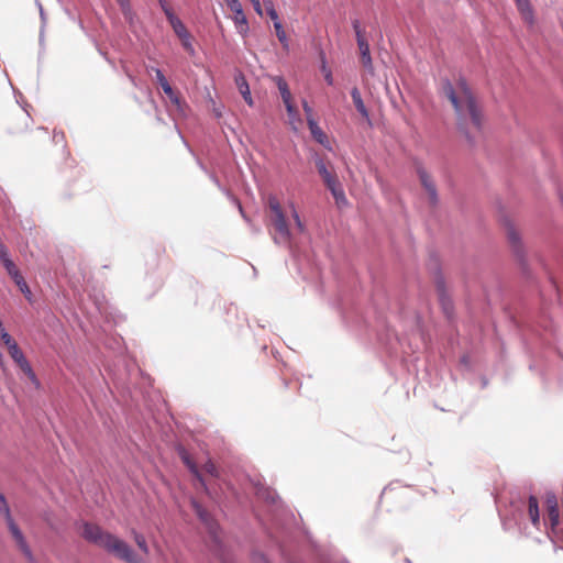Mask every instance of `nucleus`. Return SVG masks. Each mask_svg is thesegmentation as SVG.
<instances>
[{
	"instance_id": "nucleus-40",
	"label": "nucleus",
	"mask_w": 563,
	"mask_h": 563,
	"mask_svg": "<svg viewBox=\"0 0 563 563\" xmlns=\"http://www.w3.org/2000/svg\"><path fill=\"white\" fill-rule=\"evenodd\" d=\"M10 277L14 280L16 286H21L25 282L19 269L12 273Z\"/></svg>"
},
{
	"instance_id": "nucleus-43",
	"label": "nucleus",
	"mask_w": 563,
	"mask_h": 563,
	"mask_svg": "<svg viewBox=\"0 0 563 563\" xmlns=\"http://www.w3.org/2000/svg\"><path fill=\"white\" fill-rule=\"evenodd\" d=\"M355 36H356V42H357V45H360V43H368L367 40L365 38L364 34H363V30H358V31H355Z\"/></svg>"
},
{
	"instance_id": "nucleus-15",
	"label": "nucleus",
	"mask_w": 563,
	"mask_h": 563,
	"mask_svg": "<svg viewBox=\"0 0 563 563\" xmlns=\"http://www.w3.org/2000/svg\"><path fill=\"white\" fill-rule=\"evenodd\" d=\"M351 97L353 99V103L356 108V110L358 111V113L366 120L369 119V113H368V110L362 99V96H361V92L360 90L354 87L352 90H351Z\"/></svg>"
},
{
	"instance_id": "nucleus-41",
	"label": "nucleus",
	"mask_w": 563,
	"mask_h": 563,
	"mask_svg": "<svg viewBox=\"0 0 563 563\" xmlns=\"http://www.w3.org/2000/svg\"><path fill=\"white\" fill-rule=\"evenodd\" d=\"M10 277L14 280L16 286H21L25 282L19 269L12 273Z\"/></svg>"
},
{
	"instance_id": "nucleus-27",
	"label": "nucleus",
	"mask_w": 563,
	"mask_h": 563,
	"mask_svg": "<svg viewBox=\"0 0 563 563\" xmlns=\"http://www.w3.org/2000/svg\"><path fill=\"white\" fill-rule=\"evenodd\" d=\"M179 38H180V41H181V45H183V47L186 49V52H187L189 55L194 56V55H195V53H196V51H195V47H194V45H192L190 34H189V33H187V34H185V35L180 36Z\"/></svg>"
},
{
	"instance_id": "nucleus-1",
	"label": "nucleus",
	"mask_w": 563,
	"mask_h": 563,
	"mask_svg": "<svg viewBox=\"0 0 563 563\" xmlns=\"http://www.w3.org/2000/svg\"><path fill=\"white\" fill-rule=\"evenodd\" d=\"M442 91L456 112L459 129L470 142H474L482 130V115L466 81L461 79L454 87L450 80L445 79Z\"/></svg>"
},
{
	"instance_id": "nucleus-35",
	"label": "nucleus",
	"mask_w": 563,
	"mask_h": 563,
	"mask_svg": "<svg viewBox=\"0 0 563 563\" xmlns=\"http://www.w3.org/2000/svg\"><path fill=\"white\" fill-rule=\"evenodd\" d=\"M203 470H205L206 473L210 474L213 477L218 476V470H217L216 465L211 461H208L203 465Z\"/></svg>"
},
{
	"instance_id": "nucleus-3",
	"label": "nucleus",
	"mask_w": 563,
	"mask_h": 563,
	"mask_svg": "<svg viewBox=\"0 0 563 563\" xmlns=\"http://www.w3.org/2000/svg\"><path fill=\"white\" fill-rule=\"evenodd\" d=\"M267 206L269 209V221L275 230V243L290 245L291 231L279 200L275 196H269L267 199Z\"/></svg>"
},
{
	"instance_id": "nucleus-7",
	"label": "nucleus",
	"mask_w": 563,
	"mask_h": 563,
	"mask_svg": "<svg viewBox=\"0 0 563 563\" xmlns=\"http://www.w3.org/2000/svg\"><path fill=\"white\" fill-rule=\"evenodd\" d=\"M148 70L155 73L156 80L159 84V86L162 87L164 93L168 97V99L172 101V103H174L178 109H180V107H181L180 98L173 90L172 86L167 81L163 71L156 67H150Z\"/></svg>"
},
{
	"instance_id": "nucleus-32",
	"label": "nucleus",
	"mask_w": 563,
	"mask_h": 563,
	"mask_svg": "<svg viewBox=\"0 0 563 563\" xmlns=\"http://www.w3.org/2000/svg\"><path fill=\"white\" fill-rule=\"evenodd\" d=\"M266 12L269 15V18L273 20L274 23H282L279 21L277 11L275 10L272 1L267 2Z\"/></svg>"
},
{
	"instance_id": "nucleus-25",
	"label": "nucleus",
	"mask_w": 563,
	"mask_h": 563,
	"mask_svg": "<svg viewBox=\"0 0 563 563\" xmlns=\"http://www.w3.org/2000/svg\"><path fill=\"white\" fill-rule=\"evenodd\" d=\"M507 238H508L509 243L517 251L519 249V246H520V236H519V233L515 230L514 227H508V229H507Z\"/></svg>"
},
{
	"instance_id": "nucleus-18",
	"label": "nucleus",
	"mask_w": 563,
	"mask_h": 563,
	"mask_svg": "<svg viewBox=\"0 0 563 563\" xmlns=\"http://www.w3.org/2000/svg\"><path fill=\"white\" fill-rule=\"evenodd\" d=\"M285 108L288 114L289 124L291 125L294 131H297L298 126L302 123L299 112L297 111L292 102L285 104Z\"/></svg>"
},
{
	"instance_id": "nucleus-21",
	"label": "nucleus",
	"mask_w": 563,
	"mask_h": 563,
	"mask_svg": "<svg viewBox=\"0 0 563 563\" xmlns=\"http://www.w3.org/2000/svg\"><path fill=\"white\" fill-rule=\"evenodd\" d=\"M0 261L9 275H11L18 269L13 261L10 258V255L5 246H0Z\"/></svg>"
},
{
	"instance_id": "nucleus-24",
	"label": "nucleus",
	"mask_w": 563,
	"mask_h": 563,
	"mask_svg": "<svg viewBox=\"0 0 563 563\" xmlns=\"http://www.w3.org/2000/svg\"><path fill=\"white\" fill-rule=\"evenodd\" d=\"M169 23L178 37L189 33L184 23L177 16H170Z\"/></svg>"
},
{
	"instance_id": "nucleus-26",
	"label": "nucleus",
	"mask_w": 563,
	"mask_h": 563,
	"mask_svg": "<svg viewBox=\"0 0 563 563\" xmlns=\"http://www.w3.org/2000/svg\"><path fill=\"white\" fill-rule=\"evenodd\" d=\"M548 517L550 530L554 532L556 526L559 525V508L548 509Z\"/></svg>"
},
{
	"instance_id": "nucleus-4",
	"label": "nucleus",
	"mask_w": 563,
	"mask_h": 563,
	"mask_svg": "<svg viewBox=\"0 0 563 563\" xmlns=\"http://www.w3.org/2000/svg\"><path fill=\"white\" fill-rule=\"evenodd\" d=\"M0 514L4 517L8 528L15 540L19 549L22 551V553L25 555V558L31 562L34 563V556L32 554V551L22 533V531L19 529L16 523L14 522L10 507L7 503V499L4 495L0 492Z\"/></svg>"
},
{
	"instance_id": "nucleus-17",
	"label": "nucleus",
	"mask_w": 563,
	"mask_h": 563,
	"mask_svg": "<svg viewBox=\"0 0 563 563\" xmlns=\"http://www.w3.org/2000/svg\"><path fill=\"white\" fill-rule=\"evenodd\" d=\"M180 456H181V460L183 462L187 465V467L189 468V471L195 475V477L200 482L201 486L205 488L206 492H208V488H207V485L200 474V472L198 471L197 466L195 465V463L190 460L188 453L181 449L180 452H179Z\"/></svg>"
},
{
	"instance_id": "nucleus-16",
	"label": "nucleus",
	"mask_w": 563,
	"mask_h": 563,
	"mask_svg": "<svg viewBox=\"0 0 563 563\" xmlns=\"http://www.w3.org/2000/svg\"><path fill=\"white\" fill-rule=\"evenodd\" d=\"M180 456H181V460L183 462L187 465V467L189 468V471L195 475V477L200 482L201 486L205 488L206 492H208V488H207V485L200 474V472L198 471L197 466L195 465V463L190 460L188 453L181 449L180 452H179Z\"/></svg>"
},
{
	"instance_id": "nucleus-6",
	"label": "nucleus",
	"mask_w": 563,
	"mask_h": 563,
	"mask_svg": "<svg viewBox=\"0 0 563 563\" xmlns=\"http://www.w3.org/2000/svg\"><path fill=\"white\" fill-rule=\"evenodd\" d=\"M417 174L419 176L422 187L424 188L426 192L428 194L430 203L432 206H435L439 201V198H438L437 187H435L433 180L431 179V177L427 173V170L421 166H419L417 168Z\"/></svg>"
},
{
	"instance_id": "nucleus-49",
	"label": "nucleus",
	"mask_w": 563,
	"mask_h": 563,
	"mask_svg": "<svg viewBox=\"0 0 563 563\" xmlns=\"http://www.w3.org/2000/svg\"><path fill=\"white\" fill-rule=\"evenodd\" d=\"M3 361V354L0 352V364L2 363Z\"/></svg>"
},
{
	"instance_id": "nucleus-39",
	"label": "nucleus",
	"mask_w": 563,
	"mask_h": 563,
	"mask_svg": "<svg viewBox=\"0 0 563 563\" xmlns=\"http://www.w3.org/2000/svg\"><path fill=\"white\" fill-rule=\"evenodd\" d=\"M18 287L22 291V294L25 296V298L29 301H32V292H31V289L27 286L26 282H24L21 286H18Z\"/></svg>"
},
{
	"instance_id": "nucleus-14",
	"label": "nucleus",
	"mask_w": 563,
	"mask_h": 563,
	"mask_svg": "<svg viewBox=\"0 0 563 563\" xmlns=\"http://www.w3.org/2000/svg\"><path fill=\"white\" fill-rule=\"evenodd\" d=\"M314 163L325 186L333 185V183L338 180L336 177L328 170L324 161L318 155L314 156Z\"/></svg>"
},
{
	"instance_id": "nucleus-9",
	"label": "nucleus",
	"mask_w": 563,
	"mask_h": 563,
	"mask_svg": "<svg viewBox=\"0 0 563 563\" xmlns=\"http://www.w3.org/2000/svg\"><path fill=\"white\" fill-rule=\"evenodd\" d=\"M514 1L516 3L517 10H518L523 23L529 29H533L537 20H536L534 10L531 5L530 0H514Z\"/></svg>"
},
{
	"instance_id": "nucleus-36",
	"label": "nucleus",
	"mask_w": 563,
	"mask_h": 563,
	"mask_svg": "<svg viewBox=\"0 0 563 563\" xmlns=\"http://www.w3.org/2000/svg\"><path fill=\"white\" fill-rule=\"evenodd\" d=\"M135 542L142 551L147 552L146 541L142 534L135 533Z\"/></svg>"
},
{
	"instance_id": "nucleus-5",
	"label": "nucleus",
	"mask_w": 563,
	"mask_h": 563,
	"mask_svg": "<svg viewBox=\"0 0 563 563\" xmlns=\"http://www.w3.org/2000/svg\"><path fill=\"white\" fill-rule=\"evenodd\" d=\"M229 9L234 13L232 20L235 25L236 32L245 37L249 34L250 26L247 19L244 14L240 0H224Z\"/></svg>"
},
{
	"instance_id": "nucleus-20",
	"label": "nucleus",
	"mask_w": 563,
	"mask_h": 563,
	"mask_svg": "<svg viewBox=\"0 0 563 563\" xmlns=\"http://www.w3.org/2000/svg\"><path fill=\"white\" fill-rule=\"evenodd\" d=\"M528 512L530 520L534 527H539L540 525V514H539V505L538 500L534 496L529 497Z\"/></svg>"
},
{
	"instance_id": "nucleus-50",
	"label": "nucleus",
	"mask_w": 563,
	"mask_h": 563,
	"mask_svg": "<svg viewBox=\"0 0 563 563\" xmlns=\"http://www.w3.org/2000/svg\"><path fill=\"white\" fill-rule=\"evenodd\" d=\"M261 559H262V561H263L264 563H266V559H265V556L261 555Z\"/></svg>"
},
{
	"instance_id": "nucleus-30",
	"label": "nucleus",
	"mask_w": 563,
	"mask_h": 563,
	"mask_svg": "<svg viewBox=\"0 0 563 563\" xmlns=\"http://www.w3.org/2000/svg\"><path fill=\"white\" fill-rule=\"evenodd\" d=\"M209 101H210V104H211L210 109H211L213 115L217 119H220L222 117V113H223V106L217 103L210 96H209Z\"/></svg>"
},
{
	"instance_id": "nucleus-8",
	"label": "nucleus",
	"mask_w": 563,
	"mask_h": 563,
	"mask_svg": "<svg viewBox=\"0 0 563 563\" xmlns=\"http://www.w3.org/2000/svg\"><path fill=\"white\" fill-rule=\"evenodd\" d=\"M10 355L12 360L19 365V367L24 372L25 375L30 378V380L35 385L38 386L40 383L36 378L35 373L33 372L29 361L24 356L23 352L18 346L16 349H12L10 352Z\"/></svg>"
},
{
	"instance_id": "nucleus-10",
	"label": "nucleus",
	"mask_w": 563,
	"mask_h": 563,
	"mask_svg": "<svg viewBox=\"0 0 563 563\" xmlns=\"http://www.w3.org/2000/svg\"><path fill=\"white\" fill-rule=\"evenodd\" d=\"M117 2L129 26L134 30L139 23V19L131 5L130 0H117Z\"/></svg>"
},
{
	"instance_id": "nucleus-51",
	"label": "nucleus",
	"mask_w": 563,
	"mask_h": 563,
	"mask_svg": "<svg viewBox=\"0 0 563 563\" xmlns=\"http://www.w3.org/2000/svg\"><path fill=\"white\" fill-rule=\"evenodd\" d=\"M0 246H4V245L0 242Z\"/></svg>"
},
{
	"instance_id": "nucleus-47",
	"label": "nucleus",
	"mask_w": 563,
	"mask_h": 563,
	"mask_svg": "<svg viewBox=\"0 0 563 563\" xmlns=\"http://www.w3.org/2000/svg\"><path fill=\"white\" fill-rule=\"evenodd\" d=\"M211 179H212V181H213V183H214L219 188H221L220 183H219V180H218V178H217L216 176H213V175H212V176H211Z\"/></svg>"
},
{
	"instance_id": "nucleus-34",
	"label": "nucleus",
	"mask_w": 563,
	"mask_h": 563,
	"mask_svg": "<svg viewBox=\"0 0 563 563\" xmlns=\"http://www.w3.org/2000/svg\"><path fill=\"white\" fill-rule=\"evenodd\" d=\"M302 109H303V111L306 113L307 123H309V120H314V118H313V110H312V108L310 107V104L306 100H302Z\"/></svg>"
},
{
	"instance_id": "nucleus-44",
	"label": "nucleus",
	"mask_w": 563,
	"mask_h": 563,
	"mask_svg": "<svg viewBox=\"0 0 563 563\" xmlns=\"http://www.w3.org/2000/svg\"><path fill=\"white\" fill-rule=\"evenodd\" d=\"M352 26H353L354 32H355V31H358V30H362V27H361V23H360V21H358V20H353V21H352Z\"/></svg>"
},
{
	"instance_id": "nucleus-42",
	"label": "nucleus",
	"mask_w": 563,
	"mask_h": 563,
	"mask_svg": "<svg viewBox=\"0 0 563 563\" xmlns=\"http://www.w3.org/2000/svg\"><path fill=\"white\" fill-rule=\"evenodd\" d=\"M253 8H254V11L258 14V15H263V9H262V5H261V2L260 0H250Z\"/></svg>"
},
{
	"instance_id": "nucleus-13",
	"label": "nucleus",
	"mask_w": 563,
	"mask_h": 563,
	"mask_svg": "<svg viewBox=\"0 0 563 563\" xmlns=\"http://www.w3.org/2000/svg\"><path fill=\"white\" fill-rule=\"evenodd\" d=\"M358 49L361 55V60L364 66V68L371 74L374 75V66L373 60L371 56L369 45L368 43H360Z\"/></svg>"
},
{
	"instance_id": "nucleus-12",
	"label": "nucleus",
	"mask_w": 563,
	"mask_h": 563,
	"mask_svg": "<svg viewBox=\"0 0 563 563\" xmlns=\"http://www.w3.org/2000/svg\"><path fill=\"white\" fill-rule=\"evenodd\" d=\"M310 133L312 137L320 143L321 145L325 146L327 148L331 150L329 140L325 135V133L321 130V128L318 125L316 120H309L308 123Z\"/></svg>"
},
{
	"instance_id": "nucleus-29",
	"label": "nucleus",
	"mask_w": 563,
	"mask_h": 563,
	"mask_svg": "<svg viewBox=\"0 0 563 563\" xmlns=\"http://www.w3.org/2000/svg\"><path fill=\"white\" fill-rule=\"evenodd\" d=\"M0 336H1L2 341L4 342V344L7 345L9 353L12 351V349L18 347L16 342L11 338V335L7 331H3L2 333H0Z\"/></svg>"
},
{
	"instance_id": "nucleus-28",
	"label": "nucleus",
	"mask_w": 563,
	"mask_h": 563,
	"mask_svg": "<svg viewBox=\"0 0 563 563\" xmlns=\"http://www.w3.org/2000/svg\"><path fill=\"white\" fill-rule=\"evenodd\" d=\"M290 209H291V217L295 221L296 229L298 230L299 233H303L306 228H305V224L302 223L295 206L290 205Z\"/></svg>"
},
{
	"instance_id": "nucleus-2",
	"label": "nucleus",
	"mask_w": 563,
	"mask_h": 563,
	"mask_svg": "<svg viewBox=\"0 0 563 563\" xmlns=\"http://www.w3.org/2000/svg\"><path fill=\"white\" fill-rule=\"evenodd\" d=\"M81 527V536L86 541L104 549L109 553L128 563L135 562L133 550L125 541L103 531L97 525L84 522Z\"/></svg>"
},
{
	"instance_id": "nucleus-48",
	"label": "nucleus",
	"mask_w": 563,
	"mask_h": 563,
	"mask_svg": "<svg viewBox=\"0 0 563 563\" xmlns=\"http://www.w3.org/2000/svg\"><path fill=\"white\" fill-rule=\"evenodd\" d=\"M236 205L239 207V210H240L241 214L245 218L241 203L239 201H236Z\"/></svg>"
},
{
	"instance_id": "nucleus-46",
	"label": "nucleus",
	"mask_w": 563,
	"mask_h": 563,
	"mask_svg": "<svg viewBox=\"0 0 563 563\" xmlns=\"http://www.w3.org/2000/svg\"><path fill=\"white\" fill-rule=\"evenodd\" d=\"M37 5H38V9H40V15H41L42 21H45V15H44V10H43L42 4L37 3Z\"/></svg>"
},
{
	"instance_id": "nucleus-31",
	"label": "nucleus",
	"mask_w": 563,
	"mask_h": 563,
	"mask_svg": "<svg viewBox=\"0 0 563 563\" xmlns=\"http://www.w3.org/2000/svg\"><path fill=\"white\" fill-rule=\"evenodd\" d=\"M192 506L195 508L196 514L199 516V518L203 522L208 523L209 522V515H208V512L205 509H202V507L200 505H198L196 501L192 503Z\"/></svg>"
},
{
	"instance_id": "nucleus-23",
	"label": "nucleus",
	"mask_w": 563,
	"mask_h": 563,
	"mask_svg": "<svg viewBox=\"0 0 563 563\" xmlns=\"http://www.w3.org/2000/svg\"><path fill=\"white\" fill-rule=\"evenodd\" d=\"M274 29L276 32V36L278 37V41L280 42L282 46L288 51L289 49V41L286 35V32L284 31L282 23H274Z\"/></svg>"
},
{
	"instance_id": "nucleus-38",
	"label": "nucleus",
	"mask_w": 563,
	"mask_h": 563,
	"mask_svg": "<svg viewBox=\"0 0 563 563\" xmlns=\"http://www.w3.org/2000/svg\"><path fill=\"white\" fill-rule=\"evenodd\" d=\"M161 7L167 18V20H170V16H176L173 12V10L168 7V4L164 0H159Z\"/></svg>"
},
{
	"instance_id": "nucleus-22",
	"label": "nucleus",
	"mask_w": 563,
	"mask_h": 563,
	"mask_svg": "<svg viewBox=\"0 0 563 563\" xmlns=\"http://www.w3.org/2000/svg\"><path fill=\"white\" fill-rule=\"evenodd\" d=\"M328 189L331 191L332 196L334 197L336 203H346V198L344 195L343 189L341 188L339 181H334L333 185L327 186Z\"/></svg>"
},
{
	"instance_id": "nucleus-37",
	"label": "nucleus",
	"mask_w": 563,
	"mask_h": 563,
	"mask_svg": "<svg viewBox=\"0 0 563 563\" xmlns=\"http://www.w3.org/2000/svg\"><path fill=\"white\" fill-rule=\"evenodd\" d=\"M322 71L324 74V79L327 81L328 85H333V76H332V73L331 70L327 67L325 63H323L322 65Z\"/></svg>"
},
{
	"instance_id": "nucleus-33",
	"label": "nucleus",
	"mask_w": 563,
	"mask_h": 563,
	"mask_svg": "<svg viewBox=\"0 0 563 563\" xmlns=\"http://www.w3.org/2000/svg\"><path fill=\"white\" fill-rule=\"evenodd\" d=\"M545 504L547 509L559 508L556 496L552 493L547 494Z\"/></svg>"
},
{
	"instance_id": "nucleus-19",
	"label": "nucleus",
	"mask_w": 563,
	"mask_h": 563,
	"mask_svg": "<svg viewBox=\"0 0 563 563\" xmlns=\"http://www.w3.org/2000/svg\"><path fill=\"white\" fill-rule=\"evenodd\" d=\"M274 81L277 85V88L280 92V97L283 99L284 104L292 102L291 101V92L288 88L286 80L283 77L277 76L274 78Z\"/></svg>"
},
{
	"instance_id": "nucleus-11",
	"label": "nucleus",
	"mask_w": 563,
	"mask_h": 563,
	"mask_svg": "<svg viewBox=\"0 0 563 563\" xmlns=\"http://www.w3.org/2000/svg\"><path fill=\"white\" fill-rule=\"evenodd\" d=\"M235 84H236V87H238L240 93L242 95L244 101L250 107H252L254 104V101H253V98L251 95L250 86L246 81V78L244 77V75L242 73H239L235 75Z\"/></svg>"
},
{
	"instance_id": "nucleus-45",
	"label": "nucleus",
	"mask_w": 563,
	"mask_h": 563,
	"mask_svg": "<svg viewBox=\"0 0 563 563\" xmlns=\"http://www.w3.org/2000/svg\"><path fill=\"white\" fill-rule=\"evenodd\" d=\"M266 499L269 500L272 504H275V494L272 492H266Z\"/></svg>"
}]
</instances>
